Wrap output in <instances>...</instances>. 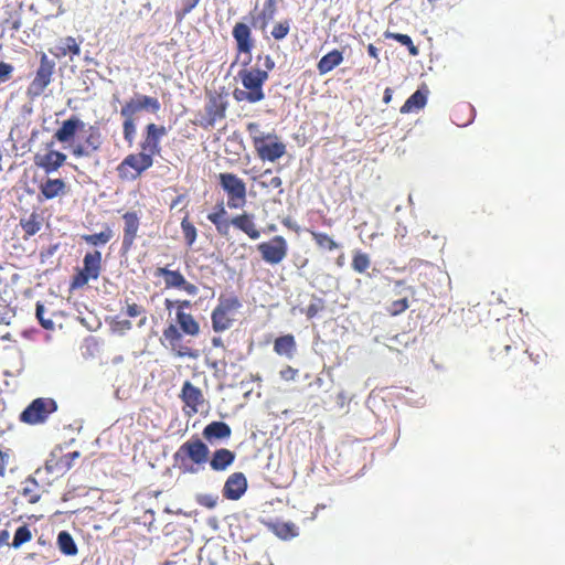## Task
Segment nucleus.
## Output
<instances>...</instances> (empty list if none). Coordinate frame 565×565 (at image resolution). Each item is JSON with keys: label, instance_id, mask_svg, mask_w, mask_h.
I'll list each match as a JSON object with an SVG mask.
<instances>
[{"label": "nucleus", "instance_id": "obj_1", "mask_svg": "<svg viewBox=\"0 0 565 565\" xmlns=\"http://www.w3.org/2000/svg\"><path fill=\"white\" fill-rule=\"evenodd\" d=\"M232 35L236 42V60H238L241 54L245 55V60L242 63L244 68L237 73V78L244 88H235L233 97L238 103L256 104L265 98L264 84L269 77V72L275 68V62L270 55H265L264 68H248L247 66L252 61V51L255 47L252 29L244 22H237L233 26Z\"/></svg>", "mask_w": 565, "mask_h": 565}, {"label": "nucleus", "instance_id": "obj_2", "mask_svg": "<svg viewBox=\"0 0 565 565\" xmlns=\"http://www.w3.org/2000/svg\"><path fill=\"white\" fill-rule=\"evenodd\" d=\"M160 109L159 99L149 95L138 94L125 102L120 109V116L122 118V136L128 146H132L136 140V115L142 110L157 114Z\"/></svg>", "mask_w": 565, "mask_h": 565}, {"label": "nucleus", "instance_id": "obj_3", "mask_svg": "<svg viewBox=\"0 0 565 565\" xmlns=\"http://www.w3.org/2000/svg\"><path fill=\"white\" fill-rule=\"evenodd\" d=\"M207 220L215 226L216 232L223 237L228 236L232 225L245 233L250 239H257L260 237V232L255 224L253 214L244 212L228 220L227 211L223 201L218 202L214 211L207 214Z\"/></svg>", "mask_w": 565, "mask_h": 565}, {"label": "nucleus", "instance_id": "obj_4", "mask_svg": "<svg viewBox=\"0 0 565 565\" xmlns=\"http://www.w3.org/2000/svg\"><path fill=\"white\" fill-rule=\"evenodd\" d=\"M246 130L262 161L275 162L286 153V145L275 132H264L258 122H248Z\"/></svg>", "mask_w": 565, "mask_h": 565}, {"label": "nucleus", "instance_id": "obj_5", "mask_svg": "<svg viewBox=\"0 0 565 565\" xmlns=\"http://www.w3.org/2000/svg\"><path fill=\"white\" fill-rule=\"evenodd\" d=\"M81 457L79 451L64 454L61 448L51 451L44 467L35 470V477L43 482L51 483L52 480L65 475L74 463V460Z\"/></svg>", "mask_w": 565, "mask_h": 565}, {"label": "nucleus", "instance_id": "obj_6", "mask_svg": "<svg viewBox=\"0 0 565 565\" xmlns=\"http://www.w3.org/2000/svg\"><path fill=\"white\" fill-rule=\"evenodd\" d=\"M242 307V302L237 296H224L218 297V302L211 313L212 328L215 332H223L228 330L234 321L236 315Z\"/></svg>", "mask_w": 565, "mask_h": 565}, {"label": "nucleus", "instance_id": "obj_7", "mask_svg": "<svg viewBox=\"0 0 565 565\" xmlns=\"http://www.w3.org/2000/svg\"><path fill=\"white\" fill-rule=\"evenodd\" d=\"M218 184L227 195V206L232 210L243 209L247 201L245 182L231 172L220 173Z\"/></svg>", "mask_w": 565, "mask_h": 565}, {"label": "nucleus", "instance_id": "obj_8", "mask_svg": "<svg viewBox=\"0 0 565 565\" xmlns=\"http://www.w3.org/2000/svg\"><path fill=\"white\" fill-rule=\"evenodd\" d=\"M57 411V403L51 397H38L33 399L20 414L21 423L28 425L44 424L49 417Z\"/></svg>", "mask_w": 565, "mask_h": 565}, {"label": "nucleus", "instance_id": "obj_9", "mask_svg": "<svg viewBox=\"0 0 565 565\" xmlns=\"http://www.w3.org/2000/svg\"><path fill=\"white\" fill-rule=\"evenodd\" d=\"M153 166V157L140 150L137 153L128 154L117 167L119 179L135 181L145 171Z\"/></svg>", "mask_w": 565, "mask_h": 565}, {"label": "nucleus", "instance_id": "obj_10", "mask_svg": "<svg viewBox=\"0 0 565 565\" xmlns=\"http://www.w3.org/2000/svg\"><path fill=\"white\" fill-rule=\"evenodd\" d=\"M102 270V253L98 250L89 252L84 256L83 268L79 269L72 279L71 288H82L88 284L90 279L95 280L99 277Z\"/></svg>", "mask_w": 565, "mask_h": 565}, {"label": "nucleus", "instance_id": "obj_11", "mask_svg": "<svg viewBox=\"0 0 565 565\" xmlns=\"http://www.w3.org/2000/svg\"><path fill=\"white\" fill-rule=\"evenodd\" d=\"M55 72V62L45 53H41L40 65L35 72L34 78L28 86V95L31 97L41 96L46 87L51 84Z\"/></svg>", "mask_w": 565, "mask_h": 565}, {"label": "nucleus", "instance_id": "obj_12", "mask_svg": "<svg viewBox=\"0 0 565 565\" xmlns=\"http://www.w3.org/2000/svg\"><path fill=\"white\" fill-rule=\"evenodd\" d=\"M209 454V447L200 438L192 437L180 446L174 455V459L182 465L186 460L195 465H203L207 461Z\"/></svg>", "mask_w": 565, "mask_h": 565}, {"label": "nucleus", "instance_id": "obj_13", "mask_svg": "<svg viewBox=\"0 0 565 565\" xmlns=\"http://www.w3.org/2000/svg\"><path fill=\"white\" fill-rule=\"evenodd\" d=\"M227 106V99L223 94L216 92L209 93L205 104V116L201 119L200 126L204 129L214 127L217 121L225 118Z\"/></svg>", "mask_w": 565, "mask_h": 565}, {"label": "nucleus", "instance_id": "obj_14", "mask_svg": "<svg viewBox=\"0 0 565 565\" xmlns=\"http://www.w3.org/2000/svg\"><path fill=\"white\" fill-rule=\"evenodd\" d=\"M179 397L183 403L182 411L188 417L194 416L207 404L201 388L190 381L183 383Z\"/></svg>", "mask_w": 565, "mask_h": 565}, {"label": "nucleus", "instance_id": "obj_15", "mask_svg": "<svg viewBox=\"0 0 565 565\" xmlns=\"http://www.w3.org/2000/svg\"><path fill=\"white\" fill-rule=\"evenodd\" d=\"M262 259L269 265L281 263L288 253V244L284 236L276 235L267 242L257 245Z\"/></svg>", "mask_w": 565, "mask_h": 565}, {"label": "nucleus", "instance_id": "obj_16", "mask_svg": "<svg viewBox=\"0 0 565 565\" xmlns=\"http://www.w3.org/2000/svg\"><path fill=\"white\" fill-rule=\"evenodd\" d=\"M66 160L65 153L54 149V140L45 143V152L35 153L33 158L34 164L47 174L62 168Z\"/></svg>", "mask_w": 565, "mask_h": 565}, {"label": "nucleus", "instance_id": "obj_17", "mask_svg": "<svg viewBox=\"0 0 565 565\" xmlns=\"http://www.w3.org/2000/svg\"><path fill=\"white\" fill-rule=\"evenodd\" d=\"M153 276L163 277L166 289L182 290L190 296H196L199 292V288L188 281L180 270H172L168 267H157Z\"/></svg>", "mask_w": 565, "mask_h": 565}, {"label": "nucleus", "instance_id": "obj_18", "mask_svg": "<svg viewBox=\"0 0 565 565\" xmlns=\"http://www.w3.org/2000/svg\"><path fill=\"white\" fill-rule=\"evenodd\" d=\"M167 135V128L163 125L150 122L145 127L143 138L139 145L140 150L149 153L151 157L161 152V139Z\"/></svg>", "mask_w": 565, "mask_h": 565}, {"label": "nucleus", "instance_id": "obj_19", "mask_svg": "<svg viewBox=\"0 0 565 565\" xmlns=\"http://www.w3.org/2000/svg\"><path fill=\"white\" fill-rule=\"evenodd\" d=\"M102 143L103 140L99 130L94 126H89L85 142L72 146L71 153L74 158L90 157L94 152L100 150Z\"/></svg>", "mask_w": 565, "mask_h": 565}, {"label": "nucleus", "instance_id": "obj_20", "mask_svg": "<svg viewBox=\"0 0 565 565\" xmlns=\"http://www.w3.org/2000/svg\"><path fill=\"white\" fill-rule=\"evenodd\" d=\"M86 124L78 116H71L61 122L60 127L55 130L53 139L61 143H71L77 132L85 128Z\"/></svg>", "mask_w": 565, "mask_h": 565}, {"label": "nucleus", "instance_id": "obj_21", "mask_svg": "<svg viewBox=\"0 0 565 565\" xmlns=\"http://www.w3.org/2000/svg\"><path fill=\"white\" fill-rule=\"evenodd\" d=\"M124 221V233H122V243L121 249L124 252H129L135 241L138 236V231L140 227V217L136 211H128L122 214Z\"/></svg>", "mask_w": 565, "mask_h": 565}, {"label": "nucleus", "instance_id": "obj_22", "mask_svg": "<svg viewBox=\"0 0 565 565\" xmlns=\"http://www.w3.org/2000/svg\"><path fill=\"white\" fill-rule=\"evenodd\" d=\"M44 220L43 212L39 209H34L29 214H23L19 220V226L23 232L22 238L28 241L30 237L41 232L44 225Z\"/></svg>", "mask_w": 565, "mask_h": 565}, {"label": "nucleus", "instance_id": "obj_23", "mask_svg": "<svg viewBox=\"0 0 565 565\" xmlns=\"http://www.w3.org/2000/svg\"><path fill=\"white\" fill-rule=\"evenodd\" d=\"M247 490V479L243 472H234L228 476L223 487V497L236 501Z\"/></svg>", "mask_w": 565, "mask_h": 565}, {"label": "nucleus", "instance_id": "obj_24", "mask_svg": "<svg viewBox=\"0 0 565 565\" xmlns=\"http://www.w3.org/2000/svg\"><path fill=\"white\" fill-rule=\"evenodd\" d=\"M182 333L183 332L180 331L175 324L171 323L164 328L162 338L169 343L171 349L175 351L178 356H194L189 348L179 345L182 339Z\"/></svg>", "mask_w": 565, "mask_h": 565}, {"label": "nucleus", "instance_id": "obj_25", "mask_svg": "<svg viewBox=\"0 0 565 565\" xmlns=\"http://www.w3.org/2000/svg\"><path fill=\"white\" fill-rule=\"evenodd\" d=\"M202 435L210 444H214L217 440L228 439L232 429L228 424L215 420L204 427Z\"/></svg>", "mask_w": 565, "mask_h": 565}, {"label": "nucleus", "instance_id": "obj_26", "mask_svg": "<svg viewBox=\"0 0 565 565\" xmlns=\"http://www.w3.org/2000/svg\"><path fill=\"white\" fill-rule=\"evenodd\" d=\"M39 200H52L63 195L66 191V183L63 179H46L39 186Z\"/></svg>", "mask_w": 565, "mask_h": 565}, {"label": "nucleus", "instance_id": "obj_27", "mask_svg": "<svg viewBox=\"0 0 565 565\" xmlns=\"http://www.w3.org/2000/svg\"><path fill=\"white\" fill-rule=\"evenodd\" d=\"M277 12V0H266L264 8L256 15L252 17V25L265 31L268 23L274 19Z\"/></svg>", "mask_w": 565, "mask_h": 565}, {"label": "nucleus", "instance_id": "obj_28", "mask_svg": "<svg viewBox=\"0 0 565 565\" xmlns=\"http://www.w3.org/2000/svg\"><path fill=\"white\" fill-rule=\"evenodd\" d=\"M274 351L280 356H286L289 360L294 359L297 351L295 337L292 334H285L276 338L274 341Z\"/></svg>", "mask_w": 565, "mask_h": 565}, {"label": "nucleus", "instance_id": "obj_29", "mask_svg": "<svg viewBox=\"0 0 565 565\" xmlns=\"http://www.w3.org/2000/svg\"><path fill=\"white\" fill-rule=\"evenodd\" d=\"M235 460V452L227 448H221L213 452L210 466L214 471L226 470Z\"/></svg>", "mask_w": 565, "mask_h": 565}, {"label": "nucleus", "instance_id": "obj_30", "mask_svg": "<svg viewBox=\"0 0 565 565\" xmlns=\"http://www.w3.org/2000/svg\"><path fill=\"white\" fill-rule=\"evenodd\" d=\"M343 62V53L337 49L323 55L318 64L317 70L320 75L328 74Z\"/></svg>", "mask_w": 565, "mask_h": 565}, {"label": "nucleus", "instance_id": "obj_31", "mask_svg": "<svg viewBox=\"0 0 565 565\" xmlns=\"http://www.w3.org/2000/svg\"><path fill=\"white\" fill-rule=\"evenodd\" d=\"M266 527L281 540H290L298 535L297 526L291 522H265Z\"/></svg>", "mask_w": 565, "mask_h": 565}, {"label": "nucleus", "instance_id": "obj_32", "mask_svg": "<svg viewBox=\"0 0 565 565\" xmlns=\"http://www.w3.org/2000/svg\"><path fill=\"white\" fill-rule=\"evenodd\" d=\"M175 320L180 330L190 337H196L200 333V324L189 312L175 311Z\"/></svg>", "mask_w": 565, "mask_h": 565}, {"label": "nucleus", "instance_id": "obj_33", "mask_svg": "<svg viewBox=\"0 0 565 565\" xmlns=\"http://www.w3.org/2000/svg\"><path fill=\"white\" fill-rule=\"evenodd\" d=\"M427 103V90L423 92L417 89L414 94H412L404 105L401 107L399 111L402 114H408L414 110H419L425 107Z\"/></svg>", "mask_w": 565, "mask_h": 565}, {"label": "nucleus", "instance_id": "obj_34", "mask_svg": "<svg viewBox=\"0 0 565 565\" xmlns=\"http://www.w3.org/2000/svg\"><path fill=\"white\" fill-rule=\"evenodd\" d=\"M315 241L316 245L323 250L332 252L340 247V244L337 243L330 235L323 232H318L315 230H307Z\"/></svg>", "mask_w": 565, "mask_h": 565}, {"label": "nucleus", "instance_id": "obj_35", "mask_svg": "<svg viewBox=\"0 0 565 565\" xmlns=\"http://www.w3.org/2000/svg\"><path fill=\"white\" fill-rule=\"evenodd\" d=\"M36 478L38 477H29L25 479V481L23 482V488H22V495L23 498L29 502V503H36L40 498H41V493H40V487H39V483L36 481Z\"/></svg>", "mask_w": 565, "mask_h": 565}, {"label": "nucleus", "instance_id": "obj_36", "mask_svg": "<svg viewBox=\"0 0 565 565\" xmlns=\"http://www.w3.org/2000/svg\"><path fill=\"white\" fill-rule=\"evenodd\" d=\"M57 52L55 55L57 57L66 56L68 54L71 55H79L81 47L79 44L76 42V39L73 36H66L61 41V45L56 47Z\"/></svg>", "mask_w": 565, "mask_h": 565}, {"label": "nucleus", "instance_id": "obj_37", "mask_svg": "<svg viewBox=\"0 0 565 565\" xmlns=\"http://www.w3.org/2000/svg\"><path fill=\"white\" fill-rule=\"evenodd\" d=\"M111 237L113 231L108 225H106L104 231L95 234H85L82 236V239L86 242L88 245L98 246L107 244L111 239Z\"/></svg>", "mask_w": 565, "mask_h": 565}, {"label": "nucleus", "instance_id": "obj_38", "mask_svg": "<svg viewBox=\"0 0 565 565\" xmlns=\"http://www.w3.org/2000/svg\"><path fill=\"white\" fill-rule=\"evenodd\" d=\"M57 545L60 551L65 555L73 556L77 553V546L72 535L66 531H62L58 533Z\"/></svg>", "mask_w": 565, "mask_h": 565}, {"label": "nucleus", "instance_id": "obj_39", "mask_svg": "<svg viewBox=\"0 0 565 565\" xmlns=\"http://www.w3.org/2000/svg\"><path fill=\"white\" fill-rule=\"evenodd\" d=\"M384 36L386 39H393L401 43L402 45L406 46L412 56H417L419 54L418 47L414 45L413 40L411 39L409 35L386 31L384 33Z\"/></svg>", "mask_w": 565, "mask_h": 565}, {"label": "nucleus", "instance_id": "obj_40", "mask_svg": "<svg viewBox=\"0 0 565 565\" xmlns=\"http://www.w3.org/2000/svg\"><path fill=\"white\" fill-rule=\"evenodd\" d=\"M351 266L354 271L362 274L371 266V259L366 253L355 250L353 253Z\"/></svg>", "mask_w": 565, "mask_h": 565}, {"label": "nucleus", "instance_id": "obj_41", "mask_svg": "<svg viewBox=\"0 0 565 565\" xmlns=\"http://www.w3.org/2000/svg\"><path fill=\"white\" fill-rule=\"evenodd\" d=\"M408 308H409V300H408V297L405 296L403 298L392 301L390 305L386 306L385 310L388 316L396 317V316L405 312Z\"/></svg>", "mask_w": 565, "mask_h": 565}, {"label": "nucleus", "instance_id": "obj_42", "mask_svg": "<svg viewBox=\"0 0 565 565\" xmlns=\"http://www.w3.org/2000/svg\"><path fill=\"white\" fill-rule=\"evenodd\" d=\"M181 230L186 245L192 246L196 239L198 234L195 226L189 221L188 216L183 217L181 221Z\"/></svg>", "mask_w": 565, "mask_h": 565}, {"label": "nucleus", "instance_id": "obj_43", "mask_svg": "<svg viewBox=\"0 0 565 565\" xmlns=\"http://www.w3.org/2000/svg\"><path fill=\"white\" fill-rule=\"evenodd\" d=\"M32 533L28 525L19 526L14 533L13 541L11 543L12 547L18 548L22 544L31 541Z\"/></svg>", "mask_w": 565, "mask_h": 565}, {"label": "nucleus", "instance_id": "obj_44", "mask_svg": "<svg viewBox=\"0 0 565 565\" xmlns=\"http://www.w3.org/2000/svg\"><path fill=\"white\" fill-rule=\"evenodd\" d=\"M289 31H290V21L289 20H284V21H280V22L276 23L273 26L271 36L276 41H280V40L285 39L288 35Z\"/></svg>", "mask_w": 565, "mask_h": 565}, {"label": "nucleus", "instance_id": "obj_45", "mask_svg": "<svg viewBox=\"0 0 565 565\" xmlns=\"http://www.w3.org/2000/svg\"><path fill=\"white\" fill-rule=\"evenodd\" d=\"M191 306H192V303L190 300H181V299H178L174 301L170 300V299L164 300V307L167 310H170L171 308L175 307V311L185 312V309H190Z\"/></svg>", "mask_w": 565, "mask_h": 565}, {"label": "nucleus", "instance_id": "obj_46", "mask_svg": "<svg viewBox=\"0 0 565 565\" xmlns=\"http://www.w3.org/2000/svg\"><path fill=\"white\" fill-rule=\"evenodd\" d=\"M11 457L12 451L10 449H0V477L6 476Z\"/></svg>", "mask_w": 565, "mask_h": 565}, {"label": "nucleus", "instance_id": "obj_47", "mask_svg": "<svg viewBox=\"0 0 565 565\" xmlns=\"http://www.w3.org/2000/svg\"><path fill=\"white\" fill-rule=\"evenodd\" d=\"M196 502L207 509H214L217 504V497L212 494H200Z\"/></svg>", "mask_w": 565, "mask_h": 565}, {"label": "nucleus", "instance_id": "obj_48", "mask_svg": "<svg viewBox=\"0 0 565 565\" xmlns=\"http://www.w3.org/2000/svg\"><path fill=\"white\" fill-rule=\"evenodd\" d=\"M14 71L13 65L7 62H0V84L8 82Z\"/></svg>", "mask_w": 565, "mask_h": 565}, {"label": "nucleus", "instance_id": "obj_49", "mask_svg": "<svg viewBox=\"0 0 565 565\" xmlns=\"http://www.w3.org/2000/svg\"><path fill=\"white\" fill-rule=\"evenodd\" d=\"M199 3V0H181V11L177 12L179 19H182L190 13Z\"/></svg>", "mask_w": 565, "mask_h": 565}, {"label": "nucleus", "instance_id": "obj_50", "mask_svg": "<svg viewBox=\"0 0 565 565\" xmlns=\"http://www.w3.org/2000/svg\"><path fill=\"white\" fill-rule=\"evenodd\" d=\"M323 309V302L321 299H318L316 302L310 303L306 310L305 313L308 319L315 318L321 310Z\"/></svg>", "mask_w": 565, "mask_h": 565}, {"label": "nucleus", "instance_id": "obj_51", "mask_svg": "<svg viewBox=\"0 0 565 565\" xmlns=\"http://www.w3.org/2000/svg\"><path fill=\"white\" fill-rule=\"evenodd\" d=\"M36 318L39 319L41 326L45 329H52L53 328V321L50 319H44V306L40 302L36 303L35 308Z\"/></svg>", "mask_w": 565, "mask_h": 565}, {"label": "nucleus", "instance_id": "obj_52", "mask_svg": "<svg viewBox=\"0 0 565 565\" xmlns=\"http://www.w3.org/2000/svg\"><path fill=\"white\" fill-rule=\"evenodd\" d=\"M126 305H127L126 313L130 318L138 317V316L145 313V311H146L142 306L137 305L136 302L130 303L128 300H126Z\"/></svg>", "mask_w": 565, "mask_h": 565}, {"label": "nucleus", "instance_id": "obj_53", "mask_svg": "<svg viewBox=\"0 0 565 565\" xmlns=\"http://www.w3.org/2000/svg\"><path fill=\"white\" fill-rule=\"evenodd\" d=\"M282 184V180L280 177H271L268 181H262L260 185L263 188L269 189H279Z\"/></svg>", "mask_w": 565, "mask_h": 565}, {"label": "nucleus", "instance_id": "obj_54", "mask_svg": "<svg viewBox=\"0 0 565 565\" xmlns=\"http://www.w3.org/2000/svg\"><path fill=\"white\" fill-rule=\"evenodd\" d=\"M298 374V370L294 369L292 366H286L280 371V376L285 381H292Z\"/></svg>", "mask_w": 565, "mask_h": 565}, {"label": "nucleus", "instance_id": "obj_55", "mask_svg": "<svg viewBox=\"0 0 565 565\" xmlns=\"http://www.w3.org/2000/svg\"><path fill=\"white\" fill-rule=\"evenodd\" d=\"M115 326H116V329L120 330V331L130 330L132 327L131 322L129 320L117 321L115 323Z\"/></svg>", "mask_w": 565, "mask_h": 565}, {"label": "nucleus", "instance_id": "obj_56", "mask_svg": "<svg viewBox=\"0 0 565 565\" xmlns=\"http://www.w3.org/2000/svg\"><path fill=\"white\" fill-rule=\"evenodd\" d=\"M367 53L371 57L377 58L379 57V50L375 45L369 44L367 45Z\"/></svg>", "mask_w": 565, "mask_h": 565}, {"label": "nucleus", "instance_id": "obj_57", "mask_svg": "<svg viewBox=\"0 0 565 565\" xmlns=\"http://www.w3.org/2000/svg\"><path fill=\"white\" fill-rule=\"evenodd\" d=\"M392 96H393V90H392L390 87H387V88L384 90L383 102H384L385 104L391 103V100H392Z\"/></svg>", "mask_w": 565, "mask_h": 565}, {"label": "nucleus", "instance_id": "obj_58", "mask_svg": "<svg viewBox=\"0 0 565 565\" xmlns=\"http://www.w3.org/2000/svg\"><path fill=\"white\" fill-rule=\"evenodd\" d=\"M212 344H213L214 347H223V341H222V339H221V338H213V339H212Z\"/></svg>", "mask_w": 565, "mask_h": 565}, {"label": "nucleus", "instance_id": "obj_59", "mask_svg": "<svg viewBox=\"0 0 565 565\" xmlns=\"http://www.w3.org/2000/svg\"><path fill=\"white\" fill-rule=\"evenodd\" d=\"M181 200H182V196H181V195H179V196L173 201V203L171 204V207L177 206V205L181 202Z\"/></svg>", "mask_w": 565, "mask_h": 565}, {"label": "nucleus", "instance_id": "obj_60", "mask_svg": "<svg viewBox=\"0 0 565 565\" xmlns=\"http://www.w3.org/2000/svg\"><path fill=\"white\" fill-rule=\"evenodd\" d=\"M403 285H404V281H402V280H397V281L395 282V286H396V287H398V286H403Z\"/></svg>", "mask_w": 565, "mask_h": 565}, {"label": "nucleus", "instance_id": "obj_61", "mask_svg": "<svg viewBox=\"0 0 565 565\" xmlns=\"http://www.w3.org/2000/svg\"><path fill=\"white\" fill-rule=\"evenodd\" d=\"M270 173H271V171L268 169V170H266V171L263 173V177H266V175H268V174H270Z\"/></svg>", "mask_w": 565, "mask_h": 565}, {"label": "nucleus", "instance_id": "obj_62", "mask_svg": "<svg viewBox=\"0 0 565 565\" xmlns=\"http://www.w3.org/2000/svg\"><path fill=\"white\" fill-rule=\"evenodd\" d=\"M146 320H147V318H146V317H143V318L141 319V321H140L139 326H142V324L146 322Z\"/></svg>", "mask_w": 565, "mask_h": 565}, {"label": "nucleus", "instance_id": "obj_63", "mask_svg": "<svg viewBox=\"0 0 565 565\" xmlns=\"http://www.w3.org/2000/svg\"><path fill=\"white\" fill-rule=\"evenodd\" d=\"M407 290L414 292V289L412 287H407Z\"/></svg>", "mask_w": 565, "mask_h": 565}]
</instances>
